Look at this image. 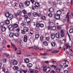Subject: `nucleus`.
<instances>
[{"instance_id": "nucleus-1", "label": "nucleus", "mask_w": 73, "mask_h": 73, "mask_svg": "<svg viewBox=\"0 0 73 73\" xmlns=\"http://www.w3.org/2000/svg\"><path fill=\"white\" fill-rule=\"evenodd\" d=\"M8 28L10 31H13L15 29L13 27V26L12 25H11L8 26Z\"/></svg>"}, {"instance_id": "nucleus-2", "label": "nucleus", "mask_w": 73, "mask_h": 73, "mask_svg": "<svg viewBox=\"0 0 73 73\" xmlns=\"http://www.w3.org/2000/svg\"><path fill=\"white\" fill-rule=\"evenodd\" d=\"M12 63L13 65H16L18 64V62L17 61L15 60H12Z\"/></svg>"}, {"instance_id": "nucleus-3", "label": "nucleus", "mask_w": 73, "mask_h": 73, "mask_svg": "<svg viewBox=\"0 0 73 73\" xmlns=\"http://www.w3.org/2000/svg\"><path fill=\"white\" fill-rule=\"evenodd\" d=\"M54 17L56 19L58 20V19H60V15H54Z\"/></svg>"}, {"instance_id": "nucleus-4", "label": "nucleus", "mask_w": 73, "mask_h": 73, "mask_svg": "<svg viewBox=\"0 0 73 73\" xmlns=\"http://www.w3.org/2000/svg\"><path fill=\"white\" fill-rule=\"evenodd\" d=\"M24 4L26 6H29L30 4V1H27L25 2Z\"/></svg>"}, {"instance_id": "nucleus-5", "label": "nucleus", "mask_w": 73, "mask_h": 73, "mask_svg": "<svg viewBox=\"0 0 73 73\" xmlns=\"http://www.w3.org/2000/svg\"><path fill=\"white\" fill-rule=\"evenodd\" d=\"M50 67H48L46 68L45 72L46 73H48L49 72H50Z\"/></svg>"}, {"instance_id": "nucleus-6", "label": "nucleus", "mask_w": 73, "mask_h": 73, "mask_svg": "<svg viewBox=\"0 0 73 73\" xmlns=\"http://www.w3.org/2000/svg\"><path fill=\"white\" fill-rule=\"evenodd\" d=\"M23 29L25 30V32L26 33L28 32L29 31L28 28L26 27H25Z\"/></svg>"}, {"instance_id": "nucleus-7", "label": "nucleus", "mask_w": 73, "mask_h": 73, "mask_svg": "<svg viewBox=\"0 0 73 73\" xmlns=\"http://www.w3.org/2000/svg\"><path fill=\"white\" fill-rule=\"evenodd\" d=\"M60 35L61 37H64L65 35V33H64V32L62 30L61 31V32L60 33Z\"/></svg>"}, {"instance_id": "nucleus-8", "label": "nucleus", "mask_w": 73, "mask_h": 73, "mask_svg": "<svg viewBox=\"0 0 73 73\" xmlns=\"http://www.w3.org/2000/svg\"><path fill=\"white\" fill-rule=\"evenodd\" d=\"M24 61L26 63H29V60L28 58H26L24 59Z\"/></svg>"}, {"instance_id": "nucleus-9", "label": "nucleus", "mask_w": 73, "mask_h": 73, "mask_svg": "<svg viewBox=\"0 0 73 73\" xmlns=\"http://www.w3.org/2000/svg\"><path fill=\"white\" fill-rule=\"evenodd\" d=\"M62 13V12L60 10H58L56 12V13L57 15H61V13Z\"/></svg>"}, {"instance_id": "nucleus-10", "label": "nucleus", "mask_w": 73, "mask_h": 73, "mask_svg": "<svg viewBox=\"0 0 73 73\" xmlns=\"http://www.w3.org/2000/svg\"><path fill=\"white\" fill-rule=\"evenodd\" d=\"M23 41L24 42H26L27 41V35H25L24 36Z\"/></svg>"}, {"instance_id": "nucleus-11", "label": "nucleus", "mask_w": 73, "mask_h": 73, "mask_svg": "<svg viewBox=\"0 0 73 73\" xmlns=\"http://www.w3.org/2000/svg\"><path fill=\"white\" fill-rule=\"evenodd\" d=\"M1 30L2 32H4L6 30V28L5 27H2Z\"/></svg>"}, {"instance_id": "nucleus-12", "label": "nucleus", "mask_w": 73, "mask_h": 73, "mask_svg": "<svg viewBox=\"0 0 73 73\" xmlns=\"http://www.w3.org/2000/svg\"><path fill=\"white\" fill-rule=\"evenodd\" d=\"M69 14L68 13H67V15H66V18L67 19V21L68 23L69 22Z\"/></svg>"}, {"instance_id": "nucleus-13", "label": "nucleus", "mask_w": 73, "mask_h": 73, "mask_svg": "<svg viewBox=\"0 0 73 73\" xmlns=\"http://www.w3.org/2000/svg\"><path fill=\"white\" fill-rule=\"evenodd\" d=\"M13 26L14 27V28H17L18 27V24H14L13 25Z\"/></svg>"}, {"instance_id": "nucleus-14", "label": "nucleus", "mask_w": 73, "mask_h": 73, "mask_svg": "<svg viewBox=\"0 0 73 73\" xmlns=\"http://www.w3.org/2000/svg\"><path fill=\"white\" fill-rule=\"evenodd\" d=\"M49 11L50 12V13L52 12H53V11H54V10L53 9V8H50L49 9Z\"/></svg>"}, {"instance_id": "nucleus-15", "label": "nucleus", "mask_w": 73, "mask_h": 73, "mask_svg": "<svg viewBox=\"0 0 73 73\" xmlns=\"http://www.w3.org/2000/svg\"><path fill=\"white\" fill-rule=\"evenodd\" d=\"M35 5L36 7H39V6H40L39 3L38 2H36L35 3Z\"/></svg>"}, {"instance_id": "nucleus-16", "label": "nucleus", "mask_w": 73, "mask_h": 73, "mask_svg": "<svg viewBox=\"0 0 73 73\" xmlns=\"http://www.w3.org/2000/svg\"><path fill=\"white\" fill-rule=\"evenodd\" d=\"M56 37V35L54 34H52L51 35V37L52 39H54Z\"/></svg>"}, {"instance_id": "nucleus-17", "label": "nucleus", "mask_w": 73, "mask_h": 73, "mask_svg": "<svg viewBox=\"0 0 73 73\" xmlns=\"http://www.w3.org/2000/svg\"><path fill=\"white\" fill-rule=\"evenodd\" d=\"M26 21L28 23H31V20L29 18H27L26 19Z\"/></svg>"}, {"instance_id": "nucleus-18", "label": "nucleus", "mask_w": 73, "mask_h": 73, "mask_svg": "<svg viewBox=\"0 0 73 73\" xmlns=\"http://www.w3.org/2000/svg\"><path fill=\"white\" fill-rule=\"evenodd\" d=\"M51 45L52 46H56V43L54 42H53L51 43Z\"/></svg>"}, {"instance_id": "nucleus-19", "label": "nucleus", "mask_w": 73, "mask_h": 73, "mask_svg": "<svg viewBox=\"0 0 73 73\" xmlns=\"http://www.w3.org/2000/svg\"><path fill=\"white\" fill-rule=\"evenodd\" d=\"M17 16H19V15H20L21 14V11L20 10H19L17 12Z\"/></svg>"}, {"instance_id": "nucleus-20", "label": "nucleus", "mask_w": 73, "mask_h": 73, "mask_svg": "<svg viewBox=\"0 0 73 73\" xmlns=\"http://www.w3.org/2000/svg\"><path fill=\"white\" fill-rule=\"evenodd\" d=\"M33 15L34 17H36V16H37V13L36 12H34L33 14Z\"/></svg>"}, {"instance_id": "nucleus-21", "label": "nucleus", "mask_w": 73, "mask_h": 73, "mask_svg": "<svg viewBox=\"0 0 73 73\" xmlns=\"http://www.w3.org/2000/svg\"><path fill=\"white\" fill-rule=\"evenodd\" d=\"M13 36H14V33H11L9 35V36L10 37H13Z\"/></svg>"}, {"instance_id": "nucleus-22", "label": "nucleus", "mask_w": 73, "mask_h": 73, "mask_svg": "<svg viewBox=\"0 0 73 73\" xmlns=\"http://www.w3.org/2000/svg\"><path fill=\"white\" fill-rule=\"evenodd\" d=\"M55 36L56 38H59V37H60V34L59 33H57L55 34Z\"/></svg>"}, {"instance_id": "nucleus-23", "label": "nucleus", "mask_w": 73, "mask_h": 73, "mask_svg": "<svg viewBox=\"0 0 73 73\" xmlns=\"http://www.w3.org/2000/svg\"><path fill=\"white\" fill-rule=\"evenodd\" d=\"M5 23H6V24H9L10 23V22L9 21H8V20H6L5 21Z\"/></svg>"}, {"instance_id": "nucleus-24", "label": "nucleus", "mask_w": 73, "mask_h": 73, "mask_svg": "<svg viewBox=\"0 0 73 73\" xmlns=\"http://www.w3.org/2000/svg\"><path fill=\"white\" fill-rule=\"evenodd\" d=\"M19 5L20 8H23L24 7V4L23 3H20L19 4Z\"/></svg>"}, {"instance_id": "nucleus-25", "label": "nucleus", "mask_w": 73, "mask_h": 73, "mask_svg": "<svg viewBox=\"0 0 73 73\" xmlns=\"http://www.w3.org/2000/svg\"><path fill=\"white\" fill-rule=\"evenodd\" d=\"M23 13L24 14V15H25L27 13V12L26 11L25 9H23L22 11Z\"/></svg>"}, {"instance_id": "nucleus-26", "label": "nucleus", "mask_w": 73, "mask_h": 73, "mask_svg": "<svg viewBox=\"0 0 73 73\" xmlns=\"http://www.w3.org/2000/svg\"><path fill=\"white\" fill-rule=\"evenodd\" d=\"M39 26L41 28H43L44 26V24L42 23H41L39 24Z\"/></svg>"}, {"instance_id": "nucleus-27", "label": "nucleus", "mask_w": 73, "mask_h": 73, "mask_svg": "<svg viewBox=\"0 0 73 73\" xmlns=\"http://www.w3.org/2000/svg\"><path fill=\"white\" fill-rule=\"evenodd\" d=\"M13 69H14L15 70H18V69H19V67L17 66H14L13 67Z\"/></svg>"}, {"instance_id": "nucleus-28", "label": "nucleus", "mask_w": 73, "mask_h": 73, "mask_svg": "<svg viewBox=\"0 0 73 73\" xmlns=\"http://www.w3.org/2000/svg\"><path fill=\"white\" fill-rule=\"evenodd\" d=\"M28 66L29 68H31L32 66V64L31 63H29L28 65Z\"/></svg>"}, {"instance_id": "nucleus-29", "label": "nucleus", "mask_w": 73, "mask_h": 73, "mask_svg": "<svg viewBox=\"0 0 73 73\" xmlns=\"http://www.w3.org/2000/svg\"><path fill=\"white\" fill-rule=\"evenodd\" d=\"M15 36L17 37L19 36V33H17L15 34Z\"/></svg>"}, {"instance_id": "nucleus-30", "label": "nucleus", "mask_w": 73, "mask_h": 73, "mask_svg": "<svg viewBox=\"0 0 73 73\" xmlns=\"http://www.w3.org/2000/svg\"><path fill=\"white\" fill-rule=\"evenodd\" d=\"M5 15L6 17H9V13L8 12H7L5 14Z\"/></svg>"}, {"instance_id": "nucleus-31", "label": "nucleus", "mask_w": 73, "mask_h": 73, "mask_svg": "<svg viewBox=\"0 0 73 73\" xmlns=\"http://www.w3.org/2000/svg\"><path fill=\"white\" fill-rule=\"evenodd\" d=\"M51 29L52 30H55L56 29V27L55 26H53L51 27Z\"/></svg>"}, {"instance_id": "nucleus-32", "label": "nucleus", "mask_w": 73, "mask_h": 73, "mask_svg": "<svg viewBox=\"0 0 73 73\" xmlns=\"http://www.w3.org/2000/svg\"><path fill=\"white\" fill-rule=\"evenodd\" d=\"M43 44L44 45L46 46L48 45V43L46 41H45L43 42Z\"/></svg>"}, {"instance_id": "nucleus-33", "label": "nucleus", "mask_w": 73, "mask_h": 73, "mask_svg": "<svg viewBox=\"0 0 73 73\" xmlns=\"http://www.w3.org/2000/svg\"><path fill=\"white\" fill-rule=\"evenodd\" d=\"M4 25V23L3 22H1L0 24V27H3V26Z\"/></svg>"}, {"instance_id": "nucleus-34", "label": "nucleus", "mask_w": 73, "mask_h": 73, "mask_svg": "<svg viewBox=\"0 0 73 73\" xmlns=\"http://www.w3.org/2000/svg\"><path fill=\"white\" fill-rule=\"evenodd\" d=\"M35 37L36 38H38L39 37V34H36Z\"/></svg>"}, {"instance_id": "nucleus-35", "label": "nucleus", "mask_w": 73, "mask_h": 73, "mask_svg": "<svg viewBox=\"0 0 73 73\" xmlns=\"http://www.w3.org/2000/svg\"><path fill=\"white\" fill-rule=\"evenodd\" d=\"M21 26H22L23 27H24L25 25V23L24 22H23L21 24Z\"/></svg>"}, {"instance_id": "nucleus-36", "label": "nucleus", "mask_w": 73, "mask_h": 73, "mask_svg": "<svg viewBox=\"0 0 73 73\" xmlns=\"http://www.w3.org/2000/svg\"><path fill=\"white\" fill-rule=\"evenodd\" d=\"M69 32L70 33H73V29H70L69 30Z\"/></svg>"}, {"instance_id": "nucleus-37", "label": "nucleus", "mask_w": 73, "mask_h": 73, "mask_svg": "<svg viewBox=\"0 0 73 73\" xmlns=\"http://www.w3.org/2000/svg\"><path fill=\"white\" fill-rule=\"evenodd\" d=\"M36 7L35 6H32V9L33 10H35L36 9Z\"/></svg>"}, {"instance_id": "nucleus-38", "label": "nucleus", "mask_w": 73, "mask_h": 73, "mask_svg": "<svg viewBox=\"0 0 73 73\" xmlns=\"http://www.w3.org/2000/svg\"><path fill=\"white\" fill-rule=\"evenodd\" d=\"M48 15L49 17H52L53 16V15L52 14V13H49L48 14Z\"/></svg>"}, {"instance_id": "nucleus-39", "label": "nucleus", "mask_w": 73, "mask_h": 73, "mask_svg": "<svg viewBox=\"0 0 73 73\" xmlns=\"http://www.w3.org/2000/svg\"><path fill=\"white\" fill-rule=\"evenodd\" d=\"M56 72L58 73H60V69L59 68H57L56 70Z\"/></svg>"}, {"instance_id": "nucleus-40", "label": "nucleus", "mask_w": 73, "mask_h": 73, "mask_svg": "<svg viewBox=\"0 0 73 73\" xmlns=\"http://www.w3.org/2000/svg\"><path fill=\"white\" fill-rule=\"evenodd\" d=\"M22 71L24 73H26L27 72V70H22Z\"/></svg>"}, {"instance_id": "nucleus-41", "label": "nucleus", "mask_w": 73, "mask_h": 73, "mask_svg": "<svg viewBox=\"0 0 73 73\" xmlns=\"http://www.w3.org/2000/svg\"><path fill=\"white\" fill-rule=\"evenodd\" d=\"M21 33L23 34H25V33H26V32L24 30H21Z\"/></svg>"}, {"instance_id": "nucleus-42", "label": "nucleus", "mask_w": 73, "mask_h": 73, "mask_svg": "<svg viewBox=\"0 0 73 73\" xmlns=\"http://www.w3.org/2000/svg\"><path fill=\"white\" fill-rule=\"evenodd\" d=\"M46 40L47 41H49V40H50V38L49 37H47L46 38Z\"/></svg>"}, {"instance_id": "nucleus-43", "label": "nucleus", "mask_w": 73, "mask_h": 73, "mask_svg": "<svg viewBox=\"0 0 73 73\" xmlns=\"http://www.w3.org/2000/svg\"><path fill=\"white\" fill-rule=\"evenodd\" d=\"M13 15L12 14L9 15V18H11V19H12V18H13Z\"/></svg>"}, {"instance_id": "nucleus-44", "label": "nucleus", "mask_w": 73, "mask_h": 73, "mask_svg": "<svg viewBox=\"0 0 73 73\" xmlns=\"http://www.w3.org/2000/svg\"><path fill=\"white\" fill-rule=\"evenodd\" d=\"M51 67L52 68V67L54 68V69H56V68H57V66H55L54 65H52L51 66Z\"/></svg>"}, {"instance_id": "nucleus-45", "label": "nucleus", "mask_w": 73, "mask_h": 73, "mask_svg": "<svg viewBox=\"0 0 73 73\" xmlns=\"http://www.w3.org/2000/svg\"><path fill=\"white\" fill-rule=\"evenodd\" d=\"M44 68H43V71L44 72H45L46 70V66H44L43 67Z\"/></svg>"}, {"instance_id": "nucleus-46", "label": "nucleus", "mask_w": 73, "mask_h": 73, "mask_svg": "<svg viewBox=\"0 0 73 73\" xmlns=\"http://www.w3.org/2000/svg\"><path fill=\"white\" fill-rule=\"evenodd\" d=\"M39 24L38 23H36V28H39V27H40V26H39Z\"/></svg>"}, {"instance_id": "nucleus-47", "label": "nucleus", "mask_w": 73, "mask_h": 73, "mask_svg": "<svg viewBox=\"0 0 73 73\" xmlns=\"http://www.w3.org/2000/svg\"><path fill=\"white\" fill-rule=\"evenodd\" d=\"M42 19H43V20H45V19H46V17L45 16H43L42 17Z\"/></svg>"}, {"instance_id": "nucleus-48", "label": "nucleus", "mask_w": 73, "mask_h": 73, "mask_svg": "<svg viewBox=\"0 0 73 73\" xmlns=\"http://www.w3.org/2000/svg\"><path fill=\"white\" fill-rule=\"evenodd\" d=\"M6 59H4L3 60V63H5V62H6Z\"/></svg>"}, {"instance_id": "nucleus-49", "label": "nucleus", "mask_w": 73, "mask_h": 73, "mask_svg": "<svg viewBox=\"0 0 73 73\" xmlns=\"http://www.w3.org/2000/svg\"><path fill=\"white\" fill-rule=\"evenodd\" d=\"M16 73H21V71L19 70H17L16 72Z\"/></svg>"}, {"instance_id": "nucleus-50", "label": "nucleus", "mask_w": 73, "mask_h": 73, "mask_svg": "<svg viewBox=\"0 0 73 73\" xmlns=\"http://www.w3.org/2000/svg\"><path fill=\"white\" fill-rule=\"evenodd\" d=\"M12 19V18H9V17H8L7 18V20H8V21H10V20H11Z\"/></svg>"}, {"instance_id": "nucleus-51", "label": "nucleus", "mask_w": 73, "mask_h": 73, "mask_svg": "<svg viewBox=\"0 0 73 73\" xmlns=\"http://www.w3.org/2000/svg\"><path fill=\"white\" fill-rule=\"evenodd\" d=\"M37 16H38V17H40L41 16V14L40 13H39L38 14H37Z\"/></svg>"}, {"instance_id": "nucleus-52", "label": "nucleus", "mask_w": 73, "mask_h": 73, "mask_svg": "<svg viewBox=\"0 0 73 73\" xmlns=\"http://www.w3.org/2000/svg\"><path fill=\"white\" fill-rule=\"evenodd\" d=\"M57 28L58 29H59V30H60L61 29V27L60 26H58L57 27Z\"/></svg>"}, {"instance_id": "nucleus-53", "label": "nucleus", "mask_w": 73, "mask_h": 73, "mask_svg": "<svg viewBox=\"0 0 73 73\" xmlns=\"http://www.w3.org/2000/svg\"><path fill=\"white\" fill-rule=\"evenodd\" d=\"M57 4V3L56 2H54L53 3V5H56Z\"/></svg>"}, {"instance_id": "nucleus-54", "label": "nucleus", "mask_w": 73, "mask_h": 73, "mask_svg": "<svg viewBox=\"0 0 73 73\" xmlns=\"http://www.w3.org/2000/svg\"><path fill=\"white\" fill-rule=\"evenodd\" d=\"M40 39L41 41L43 40V36H40Z\"/></svg>"}, {"instance_id": "nucleus-55", "label": "nucleus", "mask_w": 73, "mask_h": 73, "mask_svg": "<svg viewBox=\"0 0 73 73\" xmlns=\"http://www.w3.org/2000/svg\"><path fill=\"white\" fill-rule=\"evenodd\" d=\"M2 63H0V70H1V66H2Z\"/></svg>"}, {"instance_id": "nucleus-56", "label": "nucleus", "mask_w": 73, "mask_h": 73, "mask_svg": "<svg viewBox=\"0 0 73 73\" xmlns=\"http://www.w3.org/2000/svg\"><path fill=\"white\" fill-rule=\"evenodd\" d=\"M47 54H48L45 53H43L42 54V55H43V56H46V55H47Z\"/></svg>"}, {"instance_id": "nucleus-57", "label": "nucleus", "mask_w": 73, "mask_h": 73, "mask_svg": "<svg viewBox=\"0 0 73 73\" xmlns=\"http://www.w3.org/2000/svg\"><path fill=\"white\" fill-rule=\"evenodd\" d=\"M64 73H68V71L67 70H65L64 71Z\"/></svg>"}, {"instance_id": "nucleus-58", "label": "nucleus", "mask_w": 73, "mask_h": 73, "mask_svg": "<svg viewBox=\"0 0 73 73\" xmlns=\"http://www.w3.org/2000/svg\"><path fill=\"white\" fill-rule=\"evenodd\" d=\"M17 3H14V6H15V7H16V6H17Z\"/></svg>"}, {"instance_id": "nucleus-59", "label": "nucleus", "mask_w": 73, "mask_h": 73, "mask_svg": "<svg viewBox=\"0 0 73 73\" xmlns=\"http://www.w3.org/2000/svg\"><path fill=\"white\" fill-rule=\"evenodd\" d=\"M66 46V49H68V48H69V46L68 45H67V44H66L65 45Z\"/></svg>"}, {"instance_id": "nucleus-60", "label": "nucleus", "mask_w": 73, "mask_h": 73, "mask_svg": "<svg viewBox=\"0 0 73 73\" xmlns=\"http://www.w3.org/2000/svg\"><path fill=\"white\" fill-rule=\"evenodd\" d=\"M50 73H55V71H54V70H52L51 71Z\"/></svg>"}, {"instance_id": "nucleus-61", "label": "nucleus", "mask_w": 73, "mask_h": 73, "mask_svg": "<svg viewBox=\"0 0 73 73\" xmlns=\"http://www.w3.org/2000/svg\"><path fill=\"white\" fill-rule=\"evenodd\" d=\"M16 31H17V32H19V31H20V29L19 28L17 29H16Z\"/></svg>"}, {"instance_id": "nucleus-62", "label": "nucleus", "mask_w": 73, "mask_h": 73, "mask_svg": "<svg viewBox=\"0 0 73 73\" xmlns=\"http://www.w3.org/2000/svg\"><path fill=\"white\" fill-rule=\"evenodd\" d=\"M28 16H27V15H25V19H28Z\"/></svg>"}, {"instance_id": "nucleus-63", "label": "nucleus", "mask_w": 73, "mask_h": 73, "mask_svg": "<svg viewBox=\"0 0 73 73\" xmlns=\"http://www.w3.org/2000/svg\"><path fill=\"white\" fill-rule=\"evenodd\" d=\"M30 1L32 3V4H33V3L35 2V1L34 0H30Z\"/></svg>"}, {"instance_id": "nucleus-64", "label": "nucleus", "mask_w": 73, "mask_h": 73, "mask_svg": "<svg viewBox=\"0 0 73 73\" xmlns=\"http://www.w3.org/2000/svg\"><path fill=\"white\" fill-rule=\"evenodd\" d=\"M64 66L65 67L66 66V63H64L63 64Z\"/></svg>"}]
</instances>
